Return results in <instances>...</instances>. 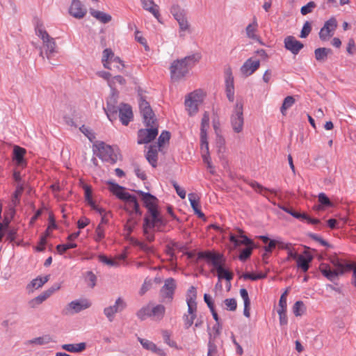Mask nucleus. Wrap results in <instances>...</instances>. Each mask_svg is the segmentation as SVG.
<instances>
[{"mask_svg": "<svg viewBox=\"0 0 356 356\" xmlns=\"http://www.w3.org/2000/svg\"><path fill=\"white\" fill-rule=\"evenodd\" d=\"M139 96L140 112L143 116V122L147 128L138 130V143L147 144L158 135L159 123L149 103L145 99L142 94H139Z\"/></svg>", "mask_w": 356, "mask_h": 356, "instance_id": "obj_1", "label": "nucleus"}, {"mask_svg": "<svg viewBox=\"0 0 356 356\" xmlns=\"http://www.w3.org/2000/svg\"><path fill=\"white\" fill-rule=\"evenodd\" d=\"M200 54H194L181 59L174 60L170 67V77L172 81H179L184 78L190 70L200 60Z\"/></svg>", "mask_w": 356, "mask_h": 356, "instance_id": "obj_2", "label": "nucleus"}, {"mask_svg": "<svg viewBox=\"0 0 356 356\" xmlns=\"http://www.w3.org/2000/svg\"><path fill=\"white\" fill-rule=\"evenodd\" d=\"M107 184L109 186L110 191L120 200L124 201L125 205L124 209L129 215H132L134 213L139 216L142 215V211L135 195L126 192L123 186L111 181H108Z\"/></svg>", "mask_w": 356, "mask_h": 356, "instance_id": "obj_3", "label": "nucleus"}, {"mask_svg": "<svg viewBox=\"0 0 356 356\" xmlns=\"http://www.w3.org/2000/svg\"><path fill=\"white\" fill-rule=\"evenodd\" d=\"M239 232L241 233L240 237L241 239H238L234 234H229V241L232 243L235 248L240 246L241 245H246V248L243 249L238 256V259L245 261L252 254V250L254 248V242L252 240L249 238L248 236L243 235V231L239 229Z\"/></svg>", "mask_w": 356, "mask_h": 356, "instance_id": "obj_4", "label": "nucleus"}, {"mask_svg": "<svg viewBox=\"0 0 356 356\" xmlns=\"http://www.w3.org/2000/svg\"><path fill=\"white\" fill-rule=\"evenodd\" d=\"M331 263L336 268L332 270L329 264L322 263L319 266L321 273L330 281L334 282L339 277L344 273L346 269V264H343L338 258L334 257L331 259Z\"/></svg>", "mask_w": 356, "mask_h": 356, "instance_id": "obj_5", "label": "nucleus"}, {"mask_svg": "<svg viewBox=\"0 0 356 356\" xmlns=\"http://www.w3.org/2000/svg\"><path fill=\"white\" fill-rule=\"evenodd\" d=\"M35 33L42 41L45 49V54L48 59L56 52V44L54 39L48 34L43 29V24L40 19H37L35 27Z\"/></svg>", "mask_w": 356, "mask_h": 356, "instance_id": "obj_6", "label": "nucleus"}, {"mask_svg": "<svg viewBox=\"0 0 356 356\" xmlns=\"http://www.w3.org/2000/svg\"><path fill=\"white\" fill-rule=\"evenodd\" d=\"M205 95L202 90H193L186 96L184 104L190 116L198 112L199 106L203 102Z\"/></svg>", "mask_w": 356, "mask_h": 356, "instance_id": "obj_7", "label": "nucleus"}, {"mask_svg": "<svg viewBox=\"0 0 356 356\" xmlns=\"http://www.w3.org/2000/svg\"><path fill=\"white\" fill-rule=\"evenodd\" d=\"M166 223L167 222L163 219L158 209L154 212L152 211L150 214L145 215L143 225V232L147 233V229L155 227L158 231H160L161 227L165 226Z\"/></svg>", "mask_w": 356, "mask_h": 356, "instance_id": "obj_8", "label": "nucleus"}, {"mask_svg": "<svg viewBox=\"0 0 356 356\" xmlns=\"http://www.w3.org/2000/svg\"><path fill=\"white\" fill-rule=\"evenodd\" d=\"M177 289L176 280L172 277L167 278L164 281L163 286L159 291L161 302L170 303L172 302L175 290Z\"/></svg>", "mask_w": 356, "mask_h": 356, "instance_id": "obj_9", "label": "nucleus"}, {"mask_svg": "<svg viewBox=\"0 0 356 356\" xmlns=\"http://www.w3.org/2000/svg\"><path fill=\"white\" fill-rule=\"evenodd\" d=\"M243 107V102L242 99L237 98L234 112L231 116L232 127L236 133H240L243 130L244 122Z\"/></svg>", "mask_w": 356, "mask_h": 356, "instance_id": "obj_10", "label": "nucleus"}, {"mask_svg": "<svg viewBox=\"0 0 356 356\" xmlns=\"http://www.w3.org/2000/svg\"><path fill=\"white\" fill-rule=\"evenodd\" d=\"M197 259H206L208 262H211L216 270H221V267L224 266L225 263V259L222 254L209 250L199 252Z\"/></svg>", "mask_w": 356, "mask_h": 356, "instance_id": "obj_11", "label": "nucleus"}, {"mask_svg": "<svg viewBox=\"0 0 356 356\" xmlns=\"http://www.w3.org/2000/svg\"><path fill=\"white\" fill-rule=\"evenodd\" d=\"M98 153L97 154L102 161L109 162L111 163H115L118 161V155L115 152L114 149L112 146L106 144L104 142H99L95 145Z\"/></svg>", "mask_w": 356, "mask_h": 356, "instance_id": "obj_12", "label": "nucleus"}, {"mask_svg": "<svg viewBox=\"0 0 356 356\" xmlns=\"http://www.w3.org/2000/svg\"><path fill=\"white\" fill-rule=\"evenodd\" d=\"M136 193L141 197V200L147 209V214H150L152 211L154 212L158 210L159 200L156 196L140 190L136 191Z\"/></svg>", "mask_w": 356, "mask_h": 356, "instance_id": "obj_13", "label": "nucleus"}, {"mask_svg": "<svg viewBox=\"0 0 356 356\" xmlns=\"http://www.w3.org/2000/svg\"><path fill=\"white\" fill-rule=\"evenodd\" d=\"M280 208L290 214L293 218L300 220L302 222H307L309 224L318 225L321 223V220L317 218H312L306 213H300L293 209V207L289 206H280Z\"/></svg>", "mask_w": 356, "mask_h": 356, "instance_id": "obj_14", "label": "nucleus"}, {"mask_svg": "<svg viewBox=\"0 0 356 356\" xmlns=\"http://www.w3.org/2000/svg\"><path fill=\"white\" fill-rule=\"evenodd\" d=\"M337 26V22L335 18L332 17L326 21L324 26L320 30L319 38L322 41H327L333 35Z\"/></svg>", "mask_w": 356, "mask_h": 356, "instance_id": "obj_15", "label": "nucleus"}, {"mask_svg": "<svg viewBox=\"0 0 356 356\" xmlns=\"http://www.w3.org/2000/svg\"><path fill=\"white\" fill-rule=\"evenodd\" d=\"M127 305L122 298H118L113 306L105 307L104 314L110 322L114 319L115 314L121 312L126 307Z\"/></svg>", "mask_w": 356, "mask_h": 356, "instance_id": "obj_16", "label": "nucleus"}, {"mask_svg": "<svg viewBox=\"0 0 356 356\" xmlns=\"http://www.w3.org/2000/svg\"><path fill=\"white\" fill-rule=\"evenodd\" d=\"M118 118L123 125L127 126L134 118L131 106L128 104L121 103Z\"/></svg>", "mask_w": 356, "mask_h": 356, "instance_id": "obj_17", "label": "nucleus"}, {"mask_svg": "<svg viewBox=\"0 0 356 356\" xmlns=\"http://www.w3.org/2000/svg\"><path fill=\"white\" fill-rule=\"evenodd\" d=\"M284 47L293 54L297 55L304 47V44L296 40L294 36L289 35L284 40Z\"/></svg>", "mask_w": 356, "mask_h": 356, "instance_id": "obj_18", "label": "nucleus"}, {"mask_svg": "<svg viewBox=\"0 0 356 356\" xmlns=\"http://www.w3.org/2000/svg\"><path fill=\"white\" fill-rule=\"evenodd\" d=\"M69 13L74 18L82 19L86 15L87 10L79 0H72Z\"/></svg>", "mask_w": 356, "mask_h": 356, "instance_id": "obj_19", "label": "nucleus"}, {"mask_svg": "<svg viewBox=\"0 0 356 356\" xmlns=\"http://www.w3.org/2000/svg\"><path fill=\"white\" fill-rule=\"evenodd\" d=\"M260 66V61L248 58L240 68L241 74L244 76H250L253 74Z\"/></svg>", "mask_w": 356, "mask_h": 356, "instance_id": "obj_20", "label": "nucleus"}, {"mask_svg": "<svg viewBox=\"0 0 356 356\" xmlns=\"http://www.w3.org/2000/svg\"><path fill=\"white\" fill-rule=\"evenodd\" d=\"M304 254H300L296 261L298 268H300L302 272L306 273L309 268L313 256L307 252H305Z\"/></svg>", "mask_w": 356, "mask_h": 356, "instance_id": "obj_21", "label": "nucleus"}, {"mask_svg": "<svg viewBox=\"0 0 356 356\" xmlns=\"http://www.w3.org/2000/svg\"><path fill=\"white\" fill-rule=\"evenodd\" d=\"M188 197L195 214H196L200 218H204L205 216L200 209V197L197 194L191 193L188 195Z\"/></svg>", "mask_w": 356, "mask_h": 356, "instance_id": "obj_22", "label": "nucleus"}, {"mask_svg": "<svg viewBox=\"0 0 356 356\" xmlns=\"http://www.w3.org/2000/svg\"><path fill=\"white\" fill-rule=\"evenodd\" d=\"M143 8L151 13L156 19L160 17L159 6L153 0H140Z\"/></svg>", "mask_w": 356, "mask_h": 356, "instance_id": "obj_23", "label": "nucleus"}, {"mask_svg": "<svg viewBox=\"0 0 356 356\" xmlns=\"http://www.w3.org/2000/svg\"><path fill=\"white\" fill-rule=\"evenodd\" d=\"M145 158L153 168L157 166L158 149L156 145H152L149 147Z\"/></svg>", "mask_w": 356, "mask_h": 356, "instance_id": "obj_24", "label": "nucleus"}, {"mask_svg": "<svg viewBox=\"0 0 356 356\" xmlns=\"http://www.w3.org/2000/svg\"><path fill=\"white\" fill-rule=\"evenodd\" d=\"M333 51L330 48L319 47L314 50L315 58L318 62H325L328 55L332 54Z\"/></svg>", "mask_w": 356, "mask_h": 356, "instance_id": "obj_25", "label": "nucleus"}, {"mask_svg": "<svg viewBox=\"0 0 356 356\" xmlns=\"http://www.w3.org/2000/svg\"><path fill=\"white\" fill-rule=\"evenodd\" d=\"M49 275H46L43 277H38L35 279H33L28 285L26 289L33 292V289H37L42 287L46 282L49 280Z\"/></svg>", "mask_w": 356, "mask_h": 356, "instance_id": "obj_26", "label": "nucleus"}, {"mask_svg": "<svg viewBox=\"0 0 356 356\" xmlns=\"http://www.w3.org/2000/svg\"><path fill=\"white\" fill-rule=\"evenodd\" d=\"M90 306V304L87 300H74L68 304V308L73 310L74 313L80 312Z\"/></svg>", "mask_w": 356, "mask_h": 356, "instance_id": "obj_27", "label": "nucleus"}, {"mask_svg": "<svg viewBox=\"0 0 356 356\" xmlns=\"http://www.w3.org/2000/svg\"><path fill=\"white\" fill-rule=\"evenodd\" d=\"M90 15L96 18L98 21L103 24H107L110 22L112 19V17L111 15L104 13L102 11L96 10L93 8L90 9Z\"/></svg>", "mask_w": 356, "mask_h": 356, "instance_id": "obj_28", "label": "nucleus"}, {"mask_svg": "<svg viewBox=\"0 0 356 356\" xmlns=\"http://www.w3.org/2000/svg\"><path fill=\"white\" fill-rule=\"evenodd\" d=\"M257 27H258L257 21L256 17H254L252 23L248 24L245 29L246 35L249 38H251L253 40H257L260 43H261V42L259 40V37L254 33L255 31H257Z\"/></svg>", "mask_w": 356, "mask_h": 356, "instance_id": "obj_29", "label": "nucleus"}, {"mask_svg": "<svg viewBox=\"0 0 356 356\" xmlns=\"http://www.w3.org/2000/svg\"><path fill=\"white\" fill-rule=\"evenodd\" d=\"M104 109L110 121L113 122L114 120H116L118 119L120 106H112L109 104V106H106V107L104 108Z\"/></svg>", "mask_w": 356, "mask_h": 356, "instance_id": "obj_30", "label": "nucleus"}, {"mask_svg": "<svg viewBox=\"0 0 356 356\" xmlns=\"http://www.w3.org/2000/svg\"><path fill=\"white\" fill-rule=\"evenodd\" d=\"M152 318L154 320H161L165 312V307L163 305H157L151 309Z\"/></svg>", "mask_w": 356, "mask_h": 356, "instance_id": "obj_31", "label": "nucleus"}, {"mask_svg": "<svg viewBox=\"0 0 356 356\" xmlns=\"http://www.w3.org/2000/svg\"><path fill=\"white\" fill-rule=\"evenodd\" d=\"M50 296L49 293L47 291H43L41 294L31 300L29 302V305L31 308H35L38 305L42 304Z\"/></svg>", "mask_w": 356, "mask_h": 356, "instance_id": "obj_32", "label": "nucleus"}, {"mask_svg": "<svg viewBox=\"0 0 356 356\" xmlns=\"http://www.w3.org/2000/svg\"><path fill=\"white\" fill-rule=\"evenodd\" d=\"M86 344L84 342L76 344H64L62 348L70 353H79L86 349Z\"/></svg>", "mask_w": 356, "mask_h": 356, "instance_id": "obj_33", "label": "nucleus"}, {"mask_svg": "<svg viewBox=\"0 0 356 356\" xmlns=\"http://www.w3.org/2000/svg\"><path fill=\"white\" fill-rule=\"evenodd\" d=\"M209 127V115L207 111H205L203 114L202 121H201V128H200V138H202V140L205 139V136L207 135V129Z\"/></svg>", "mask_w": 356, "mask_h": 356, "instance_id": "obj_34", "label": "nucleus"}, {"mask_svg": "<svg viewBox=\"0 0 356 356\" xmlns=\"http://www.w3.org/2000/svg\"><path fill=\"white\" fill-rule=\"evenodd\" d=\"M250 186L256 190L258 193L266 197V193L264 192H270L274 195H277V191L275 189H269L268 188L264 187L262 185L257 182L256 181H252L250 182Z\"/></svg>", "mask_w": 356, "mask_h": 356, "instance_id": "obj_35", "label": "nucleus"}, {"mask_svg": "<svg viewBox=\"0 0 356 356\" xmlns=\"http://www.w3.org/2000/svg\"><path fill=\"white\" fill-rule=\"evenodd\" d=\"M113 58H114V54L111 49L107 48L103 51V56L102 60L104 67L112 70V66L109 65Z\"/></svg>", "mask_w": 356, "mask_h": 356, "instance_id": "obj_36", "label": "nucleus"}, {"mask_svg": "<svg viewBox=\"0 0 356 356\" xmlns=\"http://www.w3.org/2000/svg\"><path fill=\"white\" fill-rule=\"evenodd\" d=\"M25 153L26 149L24 148L20 147L19 146H15L13 149V158L18 165H20L24 163V156Z\"/></svg>", "mask_w": 356, "mask_h": 356, "instance_id": "obj_37", "label": "nucleus"}, {"mask_svg": "<svg viewBox=\"0 0 356 356\" xmlns=\"http://www.w3.org/2000/svg\"><path fill=\"white\" fill-rule=\"evenodd\" d=\"M296 102L295 97L293 96H287L284 98L283 104L280 108V111L283 115H285L286 111L290 108Z\"/></svg>", "mask_w": 356, "mask_h": 356, "instance_id": "obj_38", "label": "nucleus"}, {"mask_svg": "<svg viewBox=\"0 0 356 356\" xmlns=\"http://www.w3.org/2000/svg\"><path fill=\"white\" fill-rule=\"evenodd\" d=\"M170 13L177 21L186 17L185 10L177 4L171 7Z\"/></svg>", "mask_w": 356, "mask_h": 356, "instance_id": "obj_39", "label": "nucleus"}, {"mask_svg": "<svg viewBox=\"0 0 356 356\" xmlns=\"http://www.w3.org/2000/svg\"><path fill=\"white\" fill-rule=\"evenodd\" d=\"M151 309L152 307H150V304L147 305V306L143 307L140 309H139L137 312V317L141 321L145 320L147 317L152 318Z\"/></svg>", "mask_w": 356, "mask_h": 356, "instance_id": "obj_40", "label": "nucleus"}, {"mask_svg": "<svg viewBox=\"0 0 356 356\" xmlns=\"http://www.w3.org/2000/svg\"><path fill=\"white\" fill-rule=\"evenodd\" d=\"M318 198L321 205L317 207V209H320L321 206L323 207H333V203L330 201L329 197L324 193H319L318 195Z\"/></svg>", "mask_w": 356, "mask_h": 356, "instance_id": "obj_41", "label": "nucleus"}, {"mask_svg": "<svg viewBox=\"0 0 356 356\" xmlns=\"http://www.w3.org/2000/svg\"><path fill=\"white\" fill-rule=\"evenodd\" d=\"M24 190V187L23 184H17L16 189L12 196V202L14 204V206H16L17 204L19 203V197L23 193Z\"/></svg>", "mask_w": 356, "mask_h": 356, "instance_id": "obj_42", "label": "nucleus"}, {"mask_svg": "<svg viewBox=\"0 0 356 356\" xmlns=\"http://www.w3.org/2000/svg\"><path fill=\"white\" fill-rule=\"evenodd\" d=\"M306 310V307L302 301L298 300L293 306V312L296 316H302Z\"/></svg>", "mask_w": 356, "mask_h": 356, "instance_id": "obj_43", "label": "nucleus"}, {"mask_svg": "<svg viewBox=\"0 0 356 356\" xmlns=\"http://www.w3.org/2000/svg\"><path fill=\"white\" fill-rule=\"evenodd\" d=\"M51 341V338L49 335H44L42 337H39L34 338L31 340L29 341V343L31 344H37V345H44Z\"/></svg>", "mask_w": 356, "mask_h": 356, "instance_id": "obj_44", "label": "nucleus"}, {"mask_svg": "<svg viewBox=\"0 0 356 356\" xmlns=\"http://www.w3.org/2000/svg\"><path fill=\"white\" fill-rule=\"evenodd\" d=\"M216 271L218 280L225 279L227 281L230 282L233 279V273L225 269L224 266L221 267V270Z\"/></svg>", "mask_w": 356, "mask_h": 356, "instance_id": "obj_45", "label": "nucleus"}, {"mask_svg": "<svg viewBox=\"0 0 356 356\" xmlns=\"http://www.w3.org/2000/svg\"><path fill=\"white\" fill-rule=\"evenodd\" d=\"M225 86L226 89H234V76L232 75L231 68H228L225 71Z\"/></svg>", "mask_w": 356, "mask_h": 356, "instance_id": "obj_46", "label": "nucleus"}, {"mask_svg": "<svg viewBox=\"0 0 356 356\" xmlns=\"http://www.w3.org/2000/svg\"><path fill=\"white\" fill-rule=\"evenodd\" d=\"M77 247V244L75 243H67L65 244H59L56 245V250L60 254H64L67 250Z\"/></svg>", "mask_w": 356, "mask_h": 356, "instance_id": "obj_47", "label": "nucleus"}, {"mask_svg": "<svg viewBox=\"0 0 356 356\" xmlns=\"http://www.w3.org/2000/svg\"><path fill=\"white\" fill-rule=\"evenodd\" d=\"M84 193H85V200L88 202V204L91 207H95V202L92 198V188L88 185L83 186Z\"/></svg>", "mask_w": 356, "mask_h": 356, "instance_id": "obj_48", "label": "nucleus"}, {"mask_svg": "<svg viewBox=\"0 0 356 356\" xmlns=\"http://www.w3.org/2000/svg\"><path fill=\"white\" fill-rule=\"evenodd\" d=\"M79 129L81 131V133H83L88 138V140L90 142H92L95 139V138H96L95 134L88 127H86L85 125H82L79 128Z\"/></svg>", "mask_w": 356, "mask_h": 356, "instance_id": "obj_49", "label": "nucleus"}, {"mask_svg": "<svg viewBox=\"0 0 356 356\" xmlns=\"http://www.w3.org/2000/svg\"><path fill=\"white\" fill-rule=\"evenodd\" d=\"M170 133L168 131H163L158 138V147H161L165 142L170 138Z\"/></svg>", "mask_w": 356, "mask_h": 356, "instance_id": "obj_50", "label": "nucleus"}, {"mask_svg": "<svg viewBox=\"0 0 356 356\" xmlns=\"http://www.w3.org/2000/svg\"><path fill=\"white\" fill-rule=\"evenodd\" d=\"M99 261L104 263V264H106L110 266H115L118 267L119 266V263L114 259L108 258L104 254H99L98 256Z\"/></svg>", "mask_w": 356, "mask_h": 356, "instance_id": "obj_51", "label": "nucleus"}, {"mask_svg": "<svg viewBox=\"0 0 356 356\" xmlns=\"http://www.w3.org/2000/svg\"><path fill=\"white\" fill-rule=\"evenodd\" d=\"M138 340L139 341V342L140 343L142 346L146 350H150L152 352L154 350V349L156 348V344L147 339H145L138 337Z\"/></svg>", "mask_w": 356, "mask_h": 356, "instance_id": "obj_52", "label": "nucleus"}, {"mask_svg": "<svg viewBox=\"0 0 356 356\" xmlns=\"http://www.w3.org/2000/svg\"><path fill=\"white\" fill-rule=\"evenodd\" d=\"M197 298V290L194 286H191L188 291L186 295V302H196Z\"/></svg>", "mask_w": 356, "mask_h": 356, "instance_id": "obj_53", "label": "nucleus"}, {"mask_svg": "<svg viewBox=\"0 0 356 356\" xmlns=\"http://www.w3.org/2000/svg\"><path fill=\"white\" fill-rule=\"evenodd\" d=\"M225 309L229 311H235L237 308V302L235 298H227L224 300Z\"/></svg>", "mask_w": 356, "mask_h": 356, "instance_id": "obj_54", "label": "nucleus"}, {"mask_svg": "<svg viewBox=\"0 0 356 356\" xmlns=\"http://www.w3.org/2000/svg\"><path fill=\"white\" fill-rule=\"evenodd\" d=\"M316 4L314 1H309L305 6H303L300 9V13L302 15H306L309 13H311L313 11V9L315 8Z\"/></svg>", "mask_w": 356, "mask_h": 356, "instance_id": "obj_55", "label": "nucleus"}, {"mask_svg": "<svg viewBox=\"0 0 356 356\" xmlns=\"http://www.w3.org/2000/svg\"><path fill=\"white\" fill-rule=\"evenodd\" d=\"M209 334V340L208 343V353L207 356H214L217 353V346L211 339V334Z\"/></svg>", "mask_w": 356, "mask_h": 356, "instance_id": "obj_56", "label": "nucleus"}, {"mask_svg": "<svg viewBox=\"0 0 356 356\" xmlns=\"http://www.w3.org/2000/svg\"><path fill=\"white\" fill-rule=\"evenodd\" d=\"M202 159L204 162L207 164V168L209 170V172L211 175L216 174L215 167L213 165L211 157L209 156V154H203Z\"/></svg>", "mask_w": 356, "mask_h": 356, "instance_id": "obj_57", "label": "nucleus"}, {"mask_svg": "<svg viewBox=\"0 0 356 356\" xmlns=\"http://www.w3.org/2000/svg\"><path fill=\"white\" fill-rule=\"evenodd\" d=\"M97 277L92 271H88L86 275V282L93 288L96 285Z\"/></svg>", "mask_w": 356, "mask_h": 356, "instance_id": "obj_58", "label": "nucleus"}, {"mask_svg": "<svg viewBox=\"0 0 356 356\" xmlns=\"http://www.w3.org/2000/svg\"><path fill=\"white\" fill-rule=\"evenodd\" d=\"M109 65L112 66V69L116 67L119 70H122L124 67L122 60L119 57L115 56L114 58H113V59L110 62Z\"/></svg>", "mask_w": 356, "mask_h": 356, "instance_id": "obj_59", "label": "nucleus"}, {"mask_svg": "<svg viewBox=\"0 0 356 356\" xmlns=\"http://www.w3.org/2000/svg\"><path fill=\"white\" fill-rule=\"evenodd\" d=\"M312 31V26L309 22L307 21L305 22L303 27L301 30L300 37L301 38H307Z\"/></svg>", "mask_w": 356, "mask_h": 356, "instance_id": "obj_60", "label": "nucleus"}, {"mask_svg": "<svg viewBox=\"0 0 356 356\" xmlns=\"http://www.w3.org/2000/svg\"><path fill=\"white\" fill-rule=\"evenodd\" d=\"M104 229L101 225V224H99L95 229V240L97 242H99L104 238Z\"/></svg>", "mask_w": 356, "mask_h": 356, "instance_id": "obj_61", "label": "nucleus"}, {"mask_svg": "<svg viewBox=\"0 0 356 356\" xmlns=\"http://www.w3.org/2000/svg\"><path fill=\"white\" fill-rule=\"evenodd\" d=\"M277 313L279 315L280 324L281 325H285L288 323V318L286 316V310H284L282 309H279L277 310Z\"/></svg>", "mask_w": 356, "mask_h": 356, "instance_id": "obj_62", "label": "nucleus"}, {"mask_svg": "<svg viewBox=\"0 0 356 356\" xmlns=\"http://www.w3.org/2000/svg\"><path fill=\"white\" fill-rule=\"evenodd\" d=\"M281 248L283 249L289 250L288 256L286 258L287 261H289L291 259L294 260L298 259L300 254H298L297 252H293L291 250H290L288 244L282 243Z\"/></svg>", "mask_w": 356, "mask_h": 356, "instance_id": "obj_63", "label": "nucleus"}, {"mask_svg": "<svg viewBox=\"0 0 356 356\" xmlns=\"http://www.w3.org/2000/svg\"><path fill=\"white\" fill-rule=\"evenodd\" d=\"M171 184L173 186L174 188L175 189L177 195L180 197V198L184 199L186 195V191L184 188H181L178 185V184L174 180L171 181Z\"/></svg>", "mask_w": 356, "mask_h": 356, "instance_id": "obj_64", "label": "nucleus"}]
</instances>
